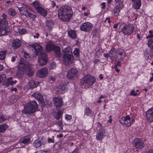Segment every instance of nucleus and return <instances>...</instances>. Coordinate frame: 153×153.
<instances>
[{
  "mask_svg": "<svg viewBox=\"0 0 153 153\" xmlns=\"http://www.w3.org/2000/svg\"><path fill=\"white\" fill-rule=\"evenodd\" d=\"M73 15L71 8L68 5H62L58 10V18L63 22L69 21Z\"/></svg>",
  "mask_w": 153,
  "mask_h": 153,
  "instance_id": "f257e3e1",
  "label": "nucleus"
},
{
  "mask_svg": "<svg viewBox=\"0 0 153 153\" xmlns=\"http://www.w3.org/2000/svg\"><path fill=\"white\" fill-rule=\"evenodd\" d=\"M38 107V105L35 101L27 102L24 106L23 113L25 114L31 115L36 111Z\"/></svg>",
  "mask_w": 153,
  "mask_h": 153,
  "instance_id": "f03ea898",
  "label": "nucleus"
},
{
  "mask_svg": "<svg viewBox=\"0 0 153 153\" xmlns=\"http://www.w3.org/2000/svg\"><path fill=\"white\" fill-rule=\"evenodd\" d=\"M46 48L48 52L53 50L55 51L56 54L58 57L60 56V48L59 47L56 46L54 44L53 42L49 41L47 42L46 45Z\"/></svg>",
  "mask_w": 153,
  "mask_h": 153,
  "instance_id": "7ed1b4c3",
  "label": "nucleus"
},
{
  "mask_svg": "<svg viewBox=\"0 0 153 153\" xmlns=\"http://www.w3.org/2000/svg\"><path fill=\"white\" fill-rule=\"evenodd\" d=\"M95 82V79L94 76L89 74H87L81 80L80 85H83L85 83H87L89 85L91 86Z\"/></svg>",
  "mask_w": 153,
  "mask_h": 153,
  "instance_id": "20e7f679",
  "label": "nucleus"
},
{
  "mask_svg": "<svg viewBox=\"0 0 153 153\" xmlns=\"http://www.w3.org/2000/svg\"><path fill=\"white\" fill-rule=\"evenodd\" d=\"M134 27L131 24H125L121 29V31L125 35H131L133 32Z\"/></svg>",
  "mask_w": 153,
  "mask_h": 153,
  "instance_id": "39448f33",
  "label": "nucleus"
},
{
  "mask_svg": "<svg viewBox=\"0 0 153 153\" xmlns=\"http://www.w3.org/2000/svg\"><path fill=\"white\" fill-rule=\"evenodd\" d=\"M134 120V119L133 118H131L129 115H126L125 117H123L120 120V122L124 126L128 127L131 125L132 123Z\"/></svg>",
  "mask_w": 153,
  "mask_h": 153,
  "instance_id": "423d86ee",
  "label": "nucleus"
},
{
  "mask_svg": "<svg viewBox=\"0 0 153 153\" xmlns=\"http://www.w3.org/2000/svg\"><path fill=\"white\" fill-rule=\"evenodd\" d=\"M48 60V55L45 53H42L39 55L38 62L39 65H45Z\"/></svg>",
  "mask_w": 153,
  "mask_h": 153,
  "instance_id": "0eeeda50",
  "label": "nucleus"
},
{
  "mask_svg": "<svg viewBox=\"0 0 153 153\" xmlns=\"http://www.w3.org/2000/svg\"><path fill=\"white\" fill-rule=\"evenodd\" d=\"M46 142L45 138L44 137H40L33 143V145L36 148H39L42 145H44Z\"/></svg>",
  "mask_w": 153,
  "mask_h": 153,
  "instance_id": "6e6552de",
  "label": "nucleus"
},
{
  "mask_svg": "<svg viewBox=\"0 0 153 153\" xmlns=\"http://www.w3.org/2000/svg\"><path fill=\"white\" fill-rule=\"evenodd\" d=\"M63 61L65 65H70L72 63L74 59L73 55H64L63 56Z\"/></svg>",
  "mask_w": 153,
  "mask_h": 153,
  "instance_id": "1a4fd4ad",
  "label": "nucleus"
},
{
  "mask_svg": "<svg viewBox=\"0 0 153 153\" xmlns=\"http://www.w3.org/2000/svg\"><path fill=\"white\" fill-rule=\"evenodd\" d=\"M93 26L92 24L91 23L89 22H85L80 25V28L81 31L88 32L92 29Z\"/></svg>",
  "mask_w": 153,
  "mask_h": 153,
  "instance_id": "9d476101",
  "label": "nucleus"
},
{
  "mask_svg": "<svg viewBox=\"0 0 153 153\" xmlns=\"http://www.w3.org/2000/svg\"><path fill=\"white\" fill-rule=\"evenodd\" d=\"M78 73V71L77 70L71 68L68 71L67 77L70 79H74L77 76Z\"/></svg>",
  "mask_w": 153,
  "mask_h": 153,
  "instance_id": "9b49d317",
  "label": "nucleus"
},
{
  "mask_svg": "<svg viewBox=\"0 0 153 153\" xmlns=\"http://www.w3.org/2000/svg\"><path fill=\"white\" fill-rule=\"evenodd\" d=\"M31 46L32 48H33L34 50V52L35 54V56H36L43 52L42 48L40 45L37 43H35L33 44Z\"/></svg>",
  "mask_w": 153,
  "mask_h": 153,
  "instance_id": "f8f14e48",
  "label": "nucleus"
},
{
  "mask_svg": "<svg viewBox=\"0 0 153 153\" xmlns=\"http://www.w3.org/2000/svg\"><path fill=\"white\" fill-rule=\"evenodd\" d=\"M68 85L67 83H65L61 84L57 87V91L61 94H63L67 91Z\"/></svg>",
  "mask_w": 153,
  "mask_h": 153,
  "instance_id": "ddd939ff",
  "label": "nucleus"
},
{
  "mask_svg": "<svg viewBox=\"0 0 153 153\" xmlns=\"http://www.w3.org/2000/svg\"><path fill=\"white\" fill-rule=\"evenodd\" d=\"M134 143L135 146L137 149H141L144 147V143L141 139H135Z\"/></svg>",
  "mask_w": 153,
  "mask_h": 153,
  "instance_id": "4468645a",
  "label": "nucleus"
},
{
  "mask_svg": "<svg viewBox=\"0 0 153 153\" xmlns=\"http://www.w3.org/2000/svg\"><path fill=\"white\" fill-rule=\"evenodd\" d=\"M146 114L148 122L150 123L153 122V107L148 110Z\"/></svg>",
  "mask_w": 153,
  "mask_h": 153,
  "instance_id": "2eb2a0df",
  "label": "nucleus"
},
{
  "mask_svg": "<svg viewBox=\"0 0 153 153\" xmlns=\"http://www.w3.org/2000/svg\"><path fill=\"white\" fill-rule=\"evenodd\" d=\"M105 136V130L103 128H101L96 135V138L98 140H100Z\"/></svg>",
  "mask_w": 153,
  "mask_h": 153,
  "instance_id": "dca6fc26",
  "label": "nucleus"
},
{
  "mask_svg": "<svg viewBox=\"0 0 153 153\" xmlns=\"http://www.w3.org/2000/svg\"><path fill=\"white\" fill-rule=\"evenodd\" d=\"M117 57L120 60H121L124 59L126 57V52L124 51L121 49H118L116 51Z\"/></svg>",
  "mask_w": 153,
  "mask_h": 153,
  "instance_id": "f3484780",
  "label": "nucleus"
},
{
  "mask_svg": "<svg viewBox=\"0 0 153 153\" xmlns=\"http://www.w3.org/2000/svg\"><path fill=\"white\" fill-rule=\"evenodd\" d=\"M17 82V81L15 80L13 81V78L11 77L8 78L6 79L5 83L3 84V85L5 87H7L9 85H12L14 84Z\"/></svg>",
  "mask_w": 153,
  "mask_h": 153,
  "instance_id": "a211bd4d",
  "label": "nucleus"
},
{
  "mask_svg": "<svg viewBox=\"0 0 153 153\" xmlns=\"http://www.w3.org/2000/svg\"><path fill=\"white\" fill-rule=\"evenodd\" d=\"M48 72V70L46 68H44L38 71L37 73V75L40 78H43L46 76Z\"/></svg>",
  "mask_w": 153,
  "mask_h": 153,
  "instance_id": "6ab92c4d",
  "label": "nucleus"
},
{
  "mask_svg": "<svg viewBox=\"0 0 153 153\" xmlns=\"http://www.w3.org/2000/svg\"><path fill=\"white\" fill-rule=\"evenodd\" d=\"M12 46L13 48L16 49L20 47L22 45L21 41L20 40L16 39H14L12 42Z\"/></svg>",
  "mask_w": 153,
  "mask_h": 153,
  "instance_id": "aec40b11",
  "label": "nucleus"
},
{
  "mask_svg": "<svg viewBox=\"0 0 153 153\" xmlns=\"http://www.w3.org/2000/svg\"><path fill=\"white\" fill-rule=\"evenodd\" d=\"M30 136L27 135L21 139L20 140V143L25 144H27L30 143Z\"/></svg>",
  "mask_w": 153,
  "mask_h": 153,
  "instance_id": "412c9836",
  "label": "nucleus"
},
{
  "mask_svg": "<svg viewBox=\"0 0 153 153\" xmlns=\"http://www.w3.org/2000/svg\"><path fill=\"white\" fill-rule=\"evenodd\" d=\"M54 104L56 107H59L63 104V101L62 99L54 97L53 99Z\"/></svg>",
  "mask_w": 153,
  "mask_h": 153,
  "instance_id": "4be33fe9",
  "label": "nucleus"
},
{
  "mask_svg": "<svg viewBox=\"0 0 153 153\" xmlns=\"http://www.w3.org/2000/svg\"><path fill=\"white\" fill-rule=\"evenodd\" d=\"M29 65L26 62L20 60L18 66V68L24 71Z\"/></svg>",
  "mask_w": 153,
  "mask_h": 153,
  "instance_id": "5701e85b",
  "label": "nucleus"
},
{
  "mask_svg": "<svg viewBox=\"0 0 153 153\" xmlns=\"http://www.w3.org/2000/svg\"><path fill=\"white\" fill-rule=\"evenodd\" d=\"M21 5H22V6L24 5V4H20L19 5V7H18V8L19 10V11L20 13L21 14L25 15L26 16H27V14L28 12L23 7H21L20 6Z\"/></svg>",
  "mask_w": 153,
  "mask_h": 153,
  "instance_id": "b1692460",
  "label": "nucleus"
},
{
  "mask_svg": "<svg viewBox=\"0 0 153 153\" xmlns=\"http://www.w3.org/2000/svg\"><path fill=\"white\" fill-rule=\"evenodd\" d=\"M32 96L34 97L35 99H36L39 101L41 102L42 104L43 103H44L42 101L43 98L40 94L38 93H34L32 95Z\"/></svg>",
  "mask_w": 153,
  "mask_h": 153,
  "instance_id": "393cba45",
  "label": "nucleus"
},
{
  "mask_svg": "<svg viewBox=\"0 0 153 153\" xmlns=\"http://www.w3.org/2000/svg\"><path fill=\"white\" fill-rule=\"evenodd\" d=\"M24 71L26 75L29 76H32L34 74L29 65L25 69Z\"/></svg>",
  "mask_w": 153,
  "mask_h": 153,
  "instance_id": "a878e982",
  "label": "nucleus"
},
{
  "mask_svg": "<svg viewBox=\"0 0 153 153\" xmlns=\"http://www.w3.org/2000/svg\"><path fill=\"white\" fill-rule=\"evenodd\" d=\"M37 11L44 17H45L47 15V11L46 10L42 7Z\"/></svg>",
  "mask_w": 153,
  "mask_h": 153,
  "instance_id": "bb28decb",
  "label": "nucleus"
},
{
  "mask_svg": "<svg viewBox=\"0 0 153 153\" xmlns=\"http://www.w3.org/2000/svg\"><path fill=\"white\" fill-rule=\"evenodd\" d=\"M63 54L64 55H73L72 50L70 47H68L63 49Z\"/></svg>",
  "mask_w": 153,
  "mask_h": 153,
  "instance_id": "cd10ccee",
  "label": "nucleus"
},
{
  "mask_svg": "<svg viewBox=\"0 0 153 153\" xmlns=\"http://www.w3.org/2000/svg\"><path fill=\"white\" fill-rule=\"evenodd\" d=\"M84 115L87 116H91L93 114L92 110L89 108L86 107L84 111Z\"/></svg>",
  "mask_w": 153,
  "mask_h": 153,
  "instance_id": "c85d7f7f",
  "label": "nucleus"
},
{
  "mask_svg": "<svg viewBox=\"0 0 153 153\" xmlns=\"http://www.w3.org/2000/svg\"><path fill=\"white\" fill-rule=\"evenodd\" d=\"M69 36L72 39H76L77 37L75 31L74 30H70L68 32Z\"/></svg>",
  "mask_w": 153,
  "mask_h": 153,
  "instance_id": "c756f323",
  "label": "nucleus"
},
{
  "mask_svg": "<svg viewBox=\"0 0 153 153\" xmlns=\"http://www.w3.org/2000/svg\"><path fill=\"white\" fill-rule=\"evenodd\" d=\"M46 24L50 31L52 30L54 26V23L52 21L48 20L47 21Z\"/></svg>",
  "mask_w": 153,
  "mask_h": 153,
  "instance_id": "7c9ffc66",
  "label": "nucleus"
},
{
  "mask_svg": "<svg viewBox=\"0 0 153 153\" xmlns=\"http://www.w3.org/2000/svg\"><path fill=\"white\" fill-rule=\"evenodd\" d=\"M27 86L30 88L33 89L36 87L37 85L34 80H31L28 82Z\"/></svg>",
  "mask_w": 153,
  "mask_h": 153,
  "instance_id": "2f4dec72",
  "label": "nucleus"
},
{
  "mask_svg": "<svg viewBox=\"0 0 153 153\" xmlns=\"http://www.w3.org/2000/svg\"><path fill=\"white\" fill-rule=\"evenodd\" d=\"M9 33V32L6 29V27L0 28V35H6Z\"/></svg>",
  "mask_w": 153,
  "mask_h": 153,
  "instance_id": "473e14b6",
  "label": "nucleus"
},
{
  "mask_svg": "<svg viewBox=\"0 0 153 153\" xmlns=\"http://www.w3.org/2000/svg\"><path fill=\"white\" fill-rule=\"evenodd\" d=\"M134 7L135 9H139L140 7L141 3L140 0H136L134 2Z\"/></svg>",
  "mask_w": 153,
  "mask_h": 153,
  "instance_id": "72a5a7b5",
  "label": "nucleus"
},
{
  "mask_svg": "<svg viewBox=\"0 0 153 153\" xmlns=\"http://www.w3.org/2000/svg\"><path fill=\"white\" fill-rule=\"evenodd\" d=\"M62 112L60 110L58 111L57 114L55 115L54 117L57 120L60 119L62 117Z\"/></svg>",
  "mask_w": 153,
  "mask_h": 153,
  "instance_id": "f704fd0d",
  "label": "nucleus"
},
{
  "mask_svg": "<svg viewBox=\"0 0 153 153\" xmlns=\"http://www.w3.org/2000/svg\"><path fill=\"white\" fill-rule=\"evenodd\" d=\"M8 127L7 125L4 123L0 125V133L4 132Z\"/></svg>",
  "mask_w": 153,
  "mask_h": 153,
  "instance_id": "c9c22d12",
  "label": "nucleus"
},
{
  "mask_svg": "<svg viewBox=\"0 0 153 153\" xmlns=\"http://www.w3.org/2000/svg\"><path fill=\"white\" fill-rule=\"evenodd\" d=\"M147 44L150 49L153 50V38L149 39Z\"/></svg>",
  "mask_w": 153,
  "mask_h": 153,
  "instance_id": "e433bc0d",
  "label": "nucleus"
},
{
  "mask_svg": "<svg viewBox=\"0 0 153 153\" xmlns=\"http://www.w3.org/2000/svg\"><path fill=\"white\" fill-rule=\"evenodd\" d=\"M7 12L8 14L12 16H14L16 14L15 10L13 9H8Z\"/></svg>",
  "mask_w": 153,
  "mask_h": 153,
  "instance_id": "4c0bfd02",
  "label": "nucleus"
},
{
  "mask_svg": "<svg viewBox=\"0 0 153 153\" xmlns=\"http://www.w3.org/2000/svg\"><path fill=\"white\" fill-rule=\"evenodd\" d=\"M7 51L6 50H3L0 51V59L3 60L5 57Z\"/></svg>",
  "mask_w": 153,
  "mask_h": 153,
  "instance_id": "58836bf2",
  "label": "nucleus"
},
{
  "mask_svg": "<svg viewBox=\"0 0 153 153\" xmlns=\"http://www.w3.org/2000/svg\"><path fill=\"white\" fill-rule=\"evenodd\" d=\"M33 5L34 8L37 11L41 7L37 1H34L33 3Z\"/></svg>",
  "mask_w": 153,
  "mask_h": 153,
  "instance_id": "ea45409f",
  "label": "nucleus"
},
{
  "mask_svg": "<svg viewBox=\"0 0 153 153\" xmlns=\"http://www.w3.org/2000/svg\"><path fill=\"white\" fill-rule=\"evenodd\" d=\"M23 72H24V71L18 69L16 74V75L18 77H21L23 75Z\"/></svg>",
  "mask_w": 153,
  "mask_h": 153,
  "instance_id": "a19ab883",
  "label": "nucleus"
},
{
  "mask_svg": "<svg viewBox=\"0 0 153 153\" xmlns=\"http://www.w3.org/2000/svg\"><path fill=\"white\" fill-rule=\"evenodd\" d=\"M56 124L59 128V131L61 132L62 131L61 130H63V126L62 122L61 121H58L57 122Z\"/></svg>",
  "mask_w": 153,
  "mask_h": 153,
  "instance_id": "79ce46f5",
  "label": "nucleus"
},
{
  "mask_svg": "<svg viewBox=\"0 0 153 153\" xmlns=\"http://www.w3.org/2000/svg\"><path fill=\"white\" fill-rule=\"evenodd\" d=\"M7 25V22H6V21H3L1 19H0V28L6 27Z\"/></svg>",
  "mask_w": 153,
  "mask_h": 153,
  "instance_id": "37998d69",
  "label": "nucleus"
},
{
  "mask_svg": "<svg viewBox=\"0 0 153 153\" xmlns=\"http://www.w3.org/2000/svg\"><path fill=\"white\" fill-rule=\"evenodd\" d=\"M79 50L78 48H75L73 52L75 56L77 58H79Z\"/></svg>",
  "mask_w": 153,
  "mask_h": 153,
  "instance_id": "c03bdc74",
  "label": "nucleus"
},
{
  "mask_svg": "<svg viewBox=\"0 0 153 153\" xmlns=\"http://www.w3.org/2000/svg\"><path fill=\"white\" fill-rule=\"evenodd\" d=\"M6 119L4 115L2 112H0V123L3 122Z\"/></svg>",
  "mask_w": 153,
  "mask_h": 153,
  "instance_id": "a18cd8bd",
  "label": "nucleus"
},
{
  "mask_svg": "<svg viewBox=\"0 0 153 153\" xmlns=\"http://www.w3.org/2000/svg\"><path fill=\"white\" fill-rule=\"evenodd\" d=\"M6 76L5 74H2L0 75V83L6 80Z\"/></svg>",
  "mask_w": 153,
  "mask_h": 153,
  "instance_id": "49530a36",
  "label": "nucleus"
},
{
  "mask_svg": "<svg viewBox=\"0 0 153 153\" xmlns=\"http://www.w3.org/2000/svg\"><path fill=\"white\" fill-rule=\"evenodd\" d=\"M27 16L30 17L31 19L33 20H34L35 19L36 16L35 15L32 13L30 12H28L27 14Z\"/></svg>",
  "mask_w": 153,
  "mask_h": 153,
  "instance_id": "de8ad7c7",
  "label": "nucleus"
},
{
  "mask_svg": "<svg viewBox=\"0 0 153 153\" xmlns=\"http://www.w3.org/2000/svg\"><path fill=\"white\" fill-rule=\"evenodd\" d=\"M114 14L115 16H117L119 15V13L120 12V10L118 9H117L116 7L114 9Z\"/></svg>",
  "mask_w": 153,
  "mask_h": 153,
  "instance_id": "09e8293b",
  "label": "nucleus"
},
{
  "mask_svg": "<svg viewBox=\"0 0 153 153\" xmlns=\"http://www.w3.org/2000/svg\"><path fill=\"white\" fill-rule=\"evenodd\" d=\"M149 34L146 37V38L148 39L150 38L151 39L153 37V30H150L149 31Z\"/></svg>",
  "mask_w": 153,
  "mask_h": 153,
  "instance_id": "8fccbe9b",
  "label": "nucleus"
},
{
  "mask_svg": "<svg viewBox=\"0 0 153 153\" xmlns=\"http://www.w3.org/2000/svg\"><path fill=\"white\" fill-rule=\"evenodd\" d=\"M1 17L2 18V19H1L3 21H6V22H7V25L8 22L7 19V15L4 13H3L1 15Z\"/></svg>",
  "mask_w": 153,
  "mask_h": 153,
  "instance_id": "3c124183",
  "label": "nucleus"
},
{
  "mask_svg": "<svg viewBox=\"0 0 153 153\" xmlns=\"http://www.w3.org/2000/svg\"><path fill=\"white\" fill-rule=\"evenodd\" d=\"M22 53H24V56L26 59H29L30 57L29 54L27 53L25 51H23V52H22Z\"/></svg>",
  "mask_w": 153,
  "mask_h": 153,
  "instance_id": "603ef678",
  "label": "nucleus"
},
{
  "mask_svg": "<svg viewBox=\"0 0 153 153\" xmlns=\"http://www.w3.org/2000/svg\"><path fill=\"white\" fill-rule=\"evenodd\" d=\"M116 51L117 50H116V49H115L114 48H112L111 49V50L109 52L110 54L113 55H114V54L116 53Z\"/></svg>",
  "mask_w": 153,
  "mask_h": 153,
  "instance_id": "864d4df0",
  "label": "nucleus"
},
{
  "mask_svg": "<svg viewBox=\"0 0 153 153\" xmlns=\"http://www.w3.org/2000/svg\"><path fill=\"white\" fill-rule=\"evenodd\" d=\"M123 7V4L121 3H119L117 5L116 7L117 8V9H118L120 10H121Z\"/></svg>",
  "mask_w": 153,
  "mask_h": 153,
  "instance_id": "5fc2aeb1",
  "label": "nucleus"
},
{
  "mask_svg": "<svg viewBox=\"0 0 153 153\" xmlns=\"http://www.w3.org/2000/svg\"><path fill=\"white\" fill-rule=\"evenodd\" d=\"M25 30L24 29H19L18 30V32L21 35L24 34L25 33Z\"/></svg>",
  "mask_w": 153,
  "mask_h": 153,
  "instance_id": "6e6d98bb",
  "label": "nucleus"
},
{
  "mask_svg": "<svg viewBox=\"0 0 153 153\" xmlns=\"http://www.w3.org/2000/svg\"><path fill=\"white\" fill-rule=\"evenodd\" d=\"M51 4L52 6V7L53 8H55V7H56L57 8H59L58 6L56 5V3L53 1H52L51 2Z\"/></svg>",
  "mask_w": 153,
  "mask_h": 153,
  "instance_id": "4d7b16f0",
  "label": "nucleus"
},
{
  "mask_svg": "<svg viewBox=\"0 0 153 153\" xmlns=\"http://www.w3.org/2000/svg\"><path fill=\"white\" fill-rule=\"evenodd\" d=\"M48 142L49 143H54V137L52 136L51 138L49 137L48 138Z\"/></svg>",
  "mask_w": 153,
  "mask_h": 153,
  "instance_id": "13d9d810",
  "label": "nucleus"
},
{
  "mask_svg": "<svg viewBox=\"0 0 153 153\" xmlns=\"http://www.w3.org/2000/svg\"><path fill=\"white\" fill-rule=\"evenodd\" d=\"M135 91L132 90L130 92V94L131 95H132L134 96H136L138 95V94L137 93H135Z\"/></svg>",
  "mask_w": 153,
  "mask_h": 153,
  "instance_id": "bf43d9fd",
  "label": "nucleus"
},
{
  "mask_svg": "<svg viewBox=\"0 0 153 153\" xmlns=\"http://www.w3.org/2000/svg\"><path fill=\"white\" fill-rule=\"evenodd\" d=\"M17 58V56L16 55H15L14 56H13L11 57V61L12 62H14L16 60V59Z\"/></svg>",
  "mask_w": 153,
  "mask_h": 153,
  "instance_id": "052dcab7",
  "label": "nucleus"
},
{
  "mask_svg": "<svg viewBox=\"0 0 153 153\" xmlns=\"http://www.w3.org/2000/svg\"><path fill=\"white\" fill-rule=\"evenodd\" d=\"M50 68L52 69H54L56 67V64L55 63L53 62L51 63L50 66Z\"/></svg>",
  "mask_w": 153,
  "mask_h": 153,
  "instance_id": "680f3d73",
  "label": "nucleus"
},
{
  "mask_svg": "<svg viewBox=\"0 0 153 153\" xmlns=\"http://www.w3.org/2000/svg\"><path fill=\"white\" fill-rule=\"evenodd\" d=\"M36 153H48V151L41 150L37 152Z\"/></svg>",
  "mask_w": 153,
  "mask_h": 153,
  "instance_id": "e2e57ef3",
  "label": "nucleus"
},
{
  "mask_svg": "<svg viewBox=\"0 0 153 153\" xmlns=\"http://www.w3.org/2000/svg\"><path fill=\"white\" fill-rule=\"evenodd\" d=\"M65 118L67 120H70L71 119L72 117L71 115L66 114L65 116Z\"/></svg>",
  "mask_w": 153,
  "mask_h": 153,
  "instance_id": "0e129e2a",
  "label": "nucleus"
},
{
  "mask_svg": "<svg viewBox=\"0 0 153 153\" xmlns=\"http://www.w3.org/2000/svg\"><path fill=\"white\" fill-rule=\"evenodd\" d=\"M114 66H116L117 67V66H121V62L120 61H117L116 64Z\"/></svg>",
  "mask_w": 153,
  "mask_h": 153,
  "instance_id": "69168bd1",
  "label": "nucleus"
},
{
  "mask_svg": "<svg viewBox=\"0 0 153 153\" xmlns=\"http://www.w3.org/2000/svg\"><path fill=\"white\" fill-rule=\"evenodd\" d=\"M115 70L117 72L119 73L120 71V70L117 68V67L116 66H114V67Z\"/></svg>",
  "mask_w": 153,
  "mask_h": 153,
  "instance_id": "338daca9",
  "label": "nucleus"
},
{
  "mask_svg": "<svg viewBox=\"0 0 153 153\" xmlns=\"http://www.w3.org/2000/svg\"><path fill=\"white\" fill-rule=\"evenodd\" d=\"M39 36V34L38 33H36L33 36L35 38H38Z\"/></svg>",
  "mask_w": 153,
  "mask_h": 153,
  "instance_id": "774afa93",
  "label": "nucleus"
}]
</instances>
